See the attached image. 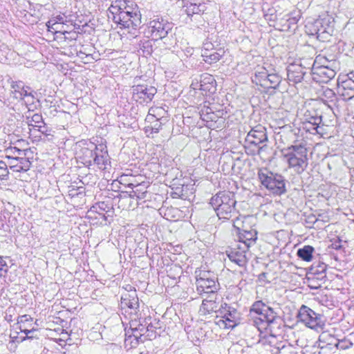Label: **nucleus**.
<instances>
[{
  "label": "nucleus",
  "mask_w": 354,
  "mask_h": 354,
  "mask_svg": "<svg viewBox=\"0 0 354 354\" xmlns=\"http://www.w3.org/2000/svg\"><path fill=\"white\" fill-rule=\"evenodd\" d=\"M111 5L107 10V17L123 28H136L141 24V15L137 6L127 4V0H109Z\"/></svg>",
  "instance_id": "1"
},
{
  "label": "nucleus",
  "mask_w": 354,
  "mask_h": 354,
  "mask_svg": "<svg viewBox=\"0 0 354 354\" xmlns=\"http://www.w3.org/2000/svg\"><path fill=\"white\" fill-rule=\"evenodd\" d=\"M236 203L234 194L229 191L218 192L209 202L220 220H229L236 213Z\"/></svg>",
  "instance_id": "2"
},
{
  "label": "nucleus",
  "mask_w": 354,
  "mask_h": 354,
  "mask_svg": "<svg viewBox=\"0 0 354 354\" xmlns=\"http://www.w3.org/2000/svg\"><path fill=\"white\" fill-rule=\"evenodd\" d=\"M334 19L328 15H322L313 21H308L305 25L306 32L322 41L328 40L334 32Z\"/></svg>",
  "instance_id": "3"
},
{
  "label": "nucleus",
  "mask_w": 354,
  "mask_h": 354,
  "mask_svg": "<svg viewBox=\"0 0 354 354\" xmlns=\"http://www.w3.org/2000/svg\"><path fill=\"white\" fill-rule=\"evenodd\" d=\"M308 150L306 144L301 142L292 145L285 149L283 154L288 167L293 168L299 174L303 173L308 165Z\"/></svg>",
  "instance_id": "4"
},
{
  "label": "nucleus",
  "mask_w": 354,
  "mask_h": 354,
  "mask_svg": "<svg viewBox=\"0 0 354 354\" xmlns=\"http://www.w3.org/2000/svg\"><path fill=\"white\" fill-rule=\"evenodd\" d=\"M268 140L266 127L261 124L255 126L248 133L245 139V153L250 156L259 155L266 147V144L261 145L268 142Z\"/></svg>",
  "instance_id": "5"
},
{
  "label": "nucleus",
  "mask_w": 354,
  "mask_h": 354,
  "mask_svg": "<svg viewBox=\"0 0 354 354\" xmlns=\"http://www.w3.org/2000/svg\"><path fill=\"white\" fill-rule=\"evenodd\" d=\"M258 176L262 185L272 194L280 196L286 192L285 178L281 174L273 173L267 169L259 170Z\"/></svg>",
  "instance_id": "6"
},
{
  "label": "nucleus",
  "mask_w": 354,
  "mask_h": 354,
  "mask_svg": "<svg viewBox=\"0 0 354 354\" xmlns=\"http://www.w3.org/2000/svg\"><path fill=\"white\" fill-rule=\"evenodd\" d=\"M265 309L266 311L258 315V317L253 316L252 319L253 325L261 334L267 331L273 333L275 328H279L277 313L272 308Z\"/></svg>",
  "instance_id": "7"
},
{
  "label": "nucleus",
  "mask_w": 354,
  "mask_h": 354,
  "mask_svg": "<svg viewBox=\"0 0 354 354\" xmlns=\"http://www.w3.org/2000/svg\"><path fill=\"white\" fill-rule=\"evenodd\" d=\"M196 291L199 295L216 294L219 289V283L215 277H212L209 271L196 270Z\"/></svg>",
  "instance_id": "8"
},
{
  "label": "nucleus",
  "mask_w": 354,
  "mask_h": 354,
  "mask_svg": "<svg viewBox=\"0 0 354 354\" xmlns=\"http://www.w3.org/2000/svg\"><path fill=\"white\" fill-rule=\"evenodd\" d=\"M218 311V318L215 320V323L221 328H233L239 324L240 313L226 303L222 304Z\"/></svg>",
  "instance_id": "9"
},
{
  "label": "nucleus",
  "mask_w": 354,
  "mask_h": 354,
  "mask_svg": "<svg viewBox=\"0 0 354 354\" xmlns=\"http://www.w3.org/2000/svg\"><path fill=\"white\" fill-rule=\"evenodd\" d=\"M297 317L300 322L313 330H322L325 326L324 316L305 305L300 307Z\"/></svg>",
  "instance_id": "10"
},
{
  "label": "nucleus",
  "mask_w": 354,
  "mask_h": 354,
  "mask_svg": "<svg viewBox=\"0 0 354 354\" xmlns=\"http://www.w3.org/2000/svg\"><path fill=\"white\" fill-rule=\"evenodd\" d=\"M337 62L329 63V66H313L310 68L313 79L319 83H327L335 77Z\"/></svg>",
  "instance_id": "11"
},
{
  "label": "nucleus",
  "mask_w": 354,
  "mask_h": 354,
  "mask_svg": "<svg viewBox=\"0 0 354 354\" xmlns=\"http://www.w3.org/2000/svg\"><path fill=\"white\" fill-rule=\"evenodd\" d=\"M171 29L172 24L162 18L152 20L149 26V32L153 40L165 38Z\"/></svg>",
  "instance_id": "12"
},
{
  "label": "nucleus",
  "mask_w": 354,
  "mask_h": 354,
  "mask_svg": "<svg viewBox=\"0 0 354 354\" xmlns=\"http://www.w3.org/2000/svg\"><path fill=\"white\" fill-rule=\"evenodd\" d=\"M156 93L157 89L154 86L147 84H139L132 87L133 98L140 104L150 102Z\"/></svg>",
  "instance_id": "13"
},
{
  "label": "nucleus",
  "mask_w": 354,
  "mask_h": 354,
  "mask_svg": "<svg viewBox=\"0 0 354 354\" xmlns=\"http://www.w3.org/2000/svg\"><path fill=\"white\" fill-rule=\"evenodd\" d=\"M304 129L311 134L322 135L323 127L320 126L322 122V116L315 111H307L304 115Z\"/></svg>",
  "instance_id": "14"
},
{
  "label": "nucleus",
  "mask_w": 354,
  "mask_h": 354,
  "mask_svg": "<svg viewBox=\"0 0 354 354\" xmlns=\"http://www.w3.org/2000/svg\"><path fill=\"white\" fill-rule=\"evenodd\" d=\"M120 304L122 309H128L130 314L136 315L139 312V300L136 290H131L130 286V290L122 294Z\"/></svg>",
  "instance_id": "15"
},
{
  "label": "nucleus",
  "mask_w": 354,
  "mask_h": 354,
  "mask_svg": "<svg viewBox=\"0 0 354 354\" xmlns=\"http://www.w3.org/2000/svg\"><path fill=\"white\" fill-rule=\"evenodd\" d=\"M206 10V6L205 3H190L186 6L185 12L187 15V23L188 19L190 21H194L195 25L198 26L203 22L202 15Z\"/></svg>",
  "instance_id": "16"
},
{
  "label": "nucleus",
  "mask_w": 354,
  "mask_h": 354,
  "mask_svg": "<svg viewBox=\"0 0 354 354\" xmlns=\"http://www.w3.org/2000/svg\"><path fill=\"white\" fill-rule=\"evenodd\" d=\"M216 80L213 75L209 73H203L200 77V81L196 83L192 82V86L194 89H200L207 94L213 93L216 91Z\"/></svg>",
  "instance_id": "17"
},
{
  "label": "nucleus",
  "mask_w": 354,
  "mask_h": 354,
  "mask_svg": "<svg viewBox=\"0 0 354 354\" xmlns=\"http://www.w3.org/2000/svg\"><path fill=\"white\" fill-rule=\"evenodd\" d=\"M163 113L164 109L161 107H151L149 109L145 121L150 123V125L147 126V128H150L151 133H158L161 129L162 122H160V119Z\"/></svg>",
  "instance_id": "18"
},
{
  "label": "nucleus",
  "mask_w": 354,
  "mask_h": 354,
  "mask_svg": "<svg viewBox=\"0 0 354 354\" xmlns=\"http://www.w3.org/2000/svg\"><path fill=\"white\" fill-rule=\"evenodd\" d=\"M217 300V294H211L207 295V297L203 299L202 304L199 309V313L202 315H205L210 313L214 312L216 315V319L218 318V303Z\"/></svg>",
  "instance_id": "19"
},
{
  "label": "nucleus",
  "mask_w": 354,
  "mask_h": 354,
  "mask_svg": "<svg viewBox=\"0 0 354 354\" xmlns=\"http://www.w3.org/2000/svg\"><path fill=\"white\" fill-rule=\"evenodd\" d=\"M248 248H244L241 245H239L237 248H230L227 250V255L229 259L240 267L244 266L248 261L246 257V252Z\"/></svg>",
  "instance_id": "20"
},
{
  "label": "nucleus",
  "mask_w": 354,
  "mask_h": 354,
  "mask_svg": "<svg viewBox=\"0 0 354 354\" xmlns=\"http://www.w3.org/2000/svg\"><path fill=\"white\" fill-rule=\"evenodd\" d=\"M96 154L95 155L94 165L101 170H106L110 166L111 161L108 154L106 147L104 145L95 146Z\"/></svg>",
  "instance_id": "21"
},
{
  "label": "nucleus",
  "mask_w": 354,
  "mask_h": 354,
  "mask_svg": "<svg viewBox=\"0 0 354 354\" xmlns=\"http://www.w3.org/2000/svg\"><path fill=\"white\" fill-rule=\"evenodd\" d=\"M287 78L288 81L295 84L301 82L306 71L301 64H292L288 66Z\"/></svg>",
  "instance_id": "22"
},
{
  "label": "nucleus",
  "mask_w": 354,
  "mask_h": 354,
  "mask_svg": "<svg viewBox=\"0 0 354 354\" xmlns=\"http://www.w3.org/2000/svg\"><path fill=\"white\" fill-rule=\"evenodd\" d=\"M30 134L34 136L35 138H37V140H42L44 142L50 141L53 137L51 130L46 127L44 121L43 124L36 125L35 129H30Z\"/></svg>",
  "instance_id": "23"
},
{
  "label": "nucleus",
  "mask_w": 354,
  "mask_h": 354,
  "mask_svg": "<svg viewBox=\"0 0 354 354\" xmlns=\"http://www.w3.org/2000/svg\"><path fill=\"white\" fill-rule=\"evenodd\" d=\"M337 84L338 93L342 96L346 97L348 100L354 97V82L350 80L339 77Z\"/></svg>",
  "instance_id": "24"
},
{
  "label": "nucleus",
  "mask_w": 354,
  "mask_h": 354,
  "mask_svg": "<svg viewBox=\"0 0 354 354\" xmlns=\"http://www.w3.org/2000/svg\"><path fill=\"white\" fill-rule=\"evenodd\" d=\"M239 241L242 243L241 245L244 248H248L251 245L256 243L257 239V232L255 229H250V230H245V232H239L237 234Z\"/></svg>",
  "instance_id": "25"
},
{
  "label": "nucleus",
  "mask_w": 354,
  "mask_h": 354,
  "mask_svg": "<svg viewBox=\"0 0 354 354\" xmlns=\"http://www.w3.org/2000/svg\"><path fill=\"white\" fill-rule=\"evenodd\" d=\"M269 65L267 67L258 66L255 68L254 75L252 77V82L264 88L268 84V80H266L268 75H269Z\"/></svg>",
  "instance_id": "26"
},
{
  "label": "nucleus",
  "mask_w": 354,
  "mask_h": 354,
  "mask_svg": "<svg viewBox=\"0 0 354 354\" xmlns=\"http://www.w3.org/2000/svg\"><path fill=\"white\" fill-rule=\"evenodd\" d=\"M275 330L273 333H270L269 331L263 332V334L260 333L259 337V342L261 343L266 349L270 352V349L273 348H277L279 343H282L283 342L279 341L277 338V335L274 334Z\"/></svg>",
  "instance_id": "27"
},
{
  "label": "nucleus",
  "mask_w": 354,
  "mask_h": 354,
  "mask_svg": "<svg viewBox=\"0 0 354 354\" xmlns=\"http://www.w3.org/2000/svg\"><path fill=\"white\" fill-rule=\"evenodd\" d=\"M11 88L13 97L17 100L23 98V94L27 93V91L30 90V87L26 86L22 81L12 82Z\"/></svg>",
  "instance_id": "28"
},
{
  "label": "nucleus",
  "mask_w": 354,
  "mask_h": 354,
  "mask_svg": "<svg viewBox=\"0 0 354 354\" xmlns=\"http://www.w3.org/2000/svg\"><path fill=\"white\" fill-rule=\"evenodd\" d=\"M145 327L142 324H139L137 326L136 322H132L130 323V328L126 330V332L131 334L136 338L139 339L143 343L147 337L145 336Z\"/></svg>",
  "instance_id": "29"
},
{
  "label": "nucleus",
  "mask_w": 354,
  "mask_h": 354,
  "mask_svg": "<svg viewBox=\"0 0 354 354\" xmlns=\"http://www.w3.org/2000/svg\"><path fill=\"white\" fill-rule=\"evenodd\" d=\"M32 155V152L30 148L21 149L17 147H10L6 149V158H16L19 159V157H24L26 156Z\"/></svg>",
  "instance_id": "30"
},
{
  "label": "nucleus",
  "mask_w": 354,
  "mask_h": 354,
  "mask_svg": "<svg viewBox=\"0 0 354 354\" xmlns=\"http://www.w3.org/2000/svg\"><path fill=\"white\" fill-rule=\"evenodd\" d=\"M270 71L269 75H268V84L264 88H271L276 89L279 85L280 84L282 77L278 74L276 70L272 67L271 65H269Z\"/></svg>",
  "instance_id": "31"
},
{
  "label": "nucleus",
  "mask_w": 354,
  "mask_h": 354,
  "mask_svg": "<svg viewBox=\"0 0 354 354\" xmlns=\"http://www.w3.org/2000/svg\"><path fill=\"white\" fill-rule=\"evenodd\" d=\"M127 186L133 189V193L140 199L146 197L147 185L145 181L140 183H128Z\"/></svg>",
  "instance_id": "32"
},
{
  "label": "nucleus",
  "mask_w": 354,
  "mask_h": 354,
  "mask_svg": "<svg viewBox=\"0 0 354 354\" xmlns=\"http://www.w3.org/2000/svg\"><path fill=\"white\" fill-rule=\"evenodd\" d=\"M82 160L84 164L87 165L88 166H92L94 165L95 160V155L96 154L95 147L94 149H91L89 148H83L82 149Z\"/></svg>",
  "instance_id": "33"
},
{
  "label": "nucleus",
  "mask_w": 354,
  "mask_h": 354,
  "mask_svg": "<svg viewBox=\"0 0 354 354\" xmlns=\"http://www.w3.org/2000/svg\"><path fill=\"white\" fill-rule=\"evenodd\" d=\"M32 155L26 156L23 158L19 157L18 165H15L17 172H24L30 169L31 166L30 159H32Z\"/></svg>",
  "instance_id": "34"
},
{
  "label": "nucleus",
  "mask_w": 354,
  "mask_h": 354,
  "mask_svg": "<svg viewBox=\"0 0 354 354\" xmlns=\"http://www.w3.org/2000/svg\"><path fill=\"white\" fill-rule=\"evenodd\" d=\"M272 354H295L294 347L290 344L279 343L277 348L270 349Z\"/></svg>",
  "instance_id": "35"
},
{
  "label": "nucleus",
  "mask_w": 354,
  "mask_h": 354,
  "mask_svg": "<svg viewBox=\"0 0 354 354\" xmlns=\"http://www.w3.org/2000/svg\"><path fill=\"white\" fill-rule=\"evenodd\" d=\"M43 118L41 114L34 113L32 115L30 114L26 116V122L30 129H35L36 125L43 124Z\"/></svg>",
  "instance_id": "36"
},
{
  "label": "nucleus",
  "mask_w": 354,
  "mask_h": 354,
  "mask_svg": "<svg viewBox=\"0 0 354 354\" xmlns=\"http://www.w3.org/2000/svg\"><path fill=\"white\" fill-rule=\"evenodd\" d=\"M313 247L305 245L304 248L297 250V256L305 261H310L313 258Z\"/></svg>",
  "instance_id": "37"
},
{
  "label": "nucleus",
  "mask_w": 354,
  "mask_h": 354,
  "mask_svg": "<svg viewBox=\"0 0 354 354\" xmlns=\"http://www.w3.org/2000/svg\"><path fill=\"white\" fill-rule=\"evenodd\" d=\"M270 307L266 306L262 301H255L250 310V315L253 317L254 315L262 314L263 312L266 311L265 308H269Z\"/></svg>",
  "instance_id": "38"
},
{
  "label": "nucleus",
  "mask_w": 354,
  "mask_h": 354,
  "mask_svg": "<svg viewBox=\"0 0 354 354\" xmlns=\"http://www.w3.org/2000/svg\"><path fill=\"white\" fill-rule=\"evenodd\" d=\"M202 56L203 57L204 61L210 64L217 62L222 57V55L218 52L214 51L213 53H208L207 50L202 54Z\"/></svg>",
  "instance_id": "39"
},
{
  "label": "nucleus",
  "mask_w": 354,
  "mask_h": 354,
  "mask_svg": "<svg viewBox=\"0 0 354 354\" xmlns=\"http://www.w3.org/2000/svg\"><path fill=\"white\" fill-rule=\"evenodd\" d=\"M250 220H254V218L251 216H236L234 220H233V226L236 230V234H238L240 229H243V224L245 221H250Z\"/></svg>",
  "instance_id": "40"
},
{
  "label": "nucleus",
  "mask_w": 354,
  "mask_h": 354,
  "mask_svg": "<svg viewBox=\"0 0 354 354\" xmlns=\"http://www.w3.org/2000/svg\"><path fill=\"white\" fill-rule=\"evenodd\" d=\"M286 24L288 29L291 28L292 26H295L301 18L299 12L291 13L290 15L286 16Z\"/></svg>",
  "instance_id": "41"
},
{
  "label": "nucleus",
  "mask_w": 354,
  "mask_h": 354,
  "mask_svg": "<svg viewBox=\"0 0 354 354\" xmlns=\"http://www.w3.org/2000/svg\"><path fill=\"white\" fill-rule=\"evenodd\" d=\"M125 340L124 343L126 346H129L130 348H136L138 346L139 344L142 343L141 340L136 337L133 336L131 334L125 332Z\"/></svg>",
  "instance_id": "42"
},
{
  "label": "nucleus",
  "mask_w": 354,
  "mask_h": 354,
  "mask_svg": "<svg viewBox=\"0 0 354 354\" xmlns=\"http://www.w3.org/2000/svg\"><path fill=\"white\" fill-rule=\"evenodd\" d=\"M330 62H337L336 60L332 59H329L328 57L325 56H322L321 55L316 57L315 59L313 62V66H329V63Z\"/></svg>",
  "instance_id": "43"
},
{
  "label": "nucleus",
  "mask_w": 354,
  "mask_h": 354,
  "mask_svg": "<svg viewBox=\"0 0 354 354\" xmlns=\"http://www.w3.org/2000/svg\"><path fill=\"white\" fill-rule=\"evenodd\" d=\"M7 257L0 256V280L4 279L8 273L9 266L6 262Z\"/></svg>",
  "instance_id": "44"
},
{
  "label": "nucleus",
  "mask_w": 354,
  "mask_h": 354,
  "mask_svg": "<svg viewBox=\"0 0 354 354\" xmlns=\"http://www.w3.org/2000/svg\"><path fill=\"white\" fill-rule=\"evenodd\" d=\"M23 98L19 99V100H23L24 104L28 106V105H32L34 103L35 97L32 94V91L28 90L27 93L23 94Z\"/></svg>",
  "instance_id": "45"
},
{
  "label": "nucleus",
  "mask_w": 354,
  "mask_h": 354,
  "mask_svg": "<svg viewBox=\"0 0 354 354\" xmlns=\"http://www.w3.org/2000/svg\"><path fill=\"white\" fill-rule=\"evenodd\" d=\"M185 188L187 189V186L185 187L183 185L182 187H176V188H173V192L171 194V196L176 198H185L186 197L185 194H184Z\"/></svg>",
  "instance_id": "46"
},
{
  "label": "nucleus",
  "mask_w": 354,
  "mask_h": 354,
  "mask_svg": "<svg viewBox=\"0 0 354 354\" xmlns=\"http://www.w3.org/2000/svg\"><path fill=\"white\" fill-rule=\"evenodd\" d=\"M8 164L1 160H0V179L3 180L6 179L8 176Z\"/></svg>",
  "instance_id": "47"
},
{
  "label": "nucleus",
  "mask_w": 354,
  "mask_h": 354,
  "mask_svg": "<svg viewBox=\"0 0 354 354\" xmlns=\"http://www.w3.org/2000/svg\"><path fill=\"white\" fill-rule=\"evenodd\" d=\"M106 209H109L108 205L105 203L102 202L96 204L95 205H93L91 207V211H95L97 212H98V210L102 212H106Z\"/></svg>",
  "instance_id": "48"
},
{
  "label": "nucleus",
  "mask_w": 354,
  "mask_h": 354,
  "mask_svg": "<svg viewBox=\"0 0 354 354\" xmlns=\"http://www.w3.org/2000/svg\"><path fill=\"white\" fill-rule=\"evenodd\" d=\"M57 24V21H55V19H50L46 23V26L48 28V30L51 32L57 33L58 31L57 30V27H55V26Z\"/></svg>",
  "instance_id": "49"
},
{
  "label": "nucleus",
  "mask_w": 354,
  "mask_h": 354,
  "mask_svg": "<svg viewBox=\"0 0 354 354\" xmlns=\"http://www.w3.org/2000/svg\"><path fill=\"white\" fill-rule=\"evenodd\" d=\"M331 244L328 246L329 248L337 250L342 248V240L339 238L334 239L331 240Z\"/></svg>",
  "instance_id": "50"
},
{
  "label": "nucleus",
  "mask_w": 354,
  "mask_h": 354,
  "mask_svg": "<svg viewBox=\"0 0 354 354\" xmlns=\"http://www.w3.org/2000/svg\"><path fill=\"white\" fill-rule=\"evenodd\" d=\"M8 159V162H6L8 164V167H9L10 169H12L13 171L17 172V169L15 168L16 165H18V161H19V159L16 158H7Z\"/></svg>",
  "instance_id": "51"
},
{
  "label": "nucleus",
  "mask_w": 354,
  "mask_h": 354,
  "mask_svg": "<svg viewBox=\"0 0 354 354\" xmlns=\"http://www.w3.org/2000/svg\"><path fill=\"white\" fill-rule=\"evenodd\" d=\"M315 270L314 273L322 275L323 274H325L326 270V265L324 263H319L317 268H313V270Z\"/></svg>",
  "instance_id": "52"
},
{
  "label": "nucleus",
  "mask_w": 354,
  "mask_h": 354,
  "mask_svg": "<svg viewBox=\"0 0 354 354\" xmlns=\"http://www.w3.org/2000/svg\"><path fill=\"white\" fill-rule=\"evenodd\" d=\"M62 33L64 35V38L66 39L75 40L77 37L76 32L64 31Z\"/></svg>",
  "instance_id": "53"
},
{
  "label": "nucleus",
  "mask_w": 354,
  "mask_h": 354,
  "mask_svg": "<svg viewBox=\"0 0 354 354\" xmlns=\"http://www.w3.org/2000/svg\"><path fill=\"white\" fill-rule=\"evenodd\" d=\"M252 221L253 220H250V221L244 222L243 224V229H240L239 232H245V230H250V229H253L250 225Z\"/></svg>",
  "instance_id": "54"
},
{
  "label": "nucleus",
  "mask_w": 354,
  "mask_h": 354,
  "mask_svg": "<svg viewBox=\"0 0 354 354\" xmlns=\"http://www.w3.org/2000/svg\"><path fill=\"white\" fill-rule=\"evenodd\" d=\"M32 319L28 315L20 316L18 318V323H24L32 320Z\"/></svg>",
  "instance_id": "55"
},
{
  "label": "nucleus",
  "mask_w": 354,
  "mask_h": 354,
  "mask_svg": "<svg viewBox=\"0 0 354 354\" xmlns=\"http://www.w3.org/2000/svg\"><path fill=\"white\" fill-rule=\"evenodd\" d=\"M342 78H344V80H350L354 82V72H350L347 75L342 76Z\"/></svg>",
  "instance_id": "56"
},
{
  "label": "nucleus",
  "mask_w": 354,
  "mask_h": 354,
  "mask_svg": "<svg viewBox=\"0 0 354 354\" xmlns=\"http://www.w3.org/2000/svg\"><path fill=\"white\" fill-rule=\"evenodd\" d=\"M153 326L152 325H149L147 328H145V333H148L147 336H151V335L149 334L150 332H153Z\"/></svg>",
  "instance_id": "57"
},
{
  "label": "nucleus",
  "mask_w": 354,
  "mask_h": 354,
  "mask_svg": "<svg viewBox=\"0 0 354 354\" xmlns=\"http://www.w3.org/2000/svg\"><path fill=\"white\" fill-rule=\"evenodd\" d=\"M20 329H21V331L24 333L26 335H28V334L31 333L33 331V330L21 329V328H20ZM30 337H29V336L26 337V338H30Z\"/></svg>",
  "instance_id": "58"
},
{
  "label": "nucleus",
  "mask_w": 354,
  "mask_h": 354,
  "mask_svg": "<svg viewBox=\"0 0 354 354\" xmlns=\"http://www.w3.org/2000/svg\"><path fill=\"white\" fill-rule=\"evenodd\" d=\"M322 216L321 214H319L318 215V218H317L315 221V223H319V222H326V221L324 220V219H322V218H320Z\"/></svg>",
  "instance_id": "59"
},
{
  "label": "nucleus",
  "mask_w": 354,
  "mask_h": 354,
  "mask_svg": "<svg viewBox=\"0 0 354 354\" xmlns=\"http://www.w3.org/2000/svg\"><path fill=\"white\" fill-rule=\"evenodd\" d=\"M192 50H193V49H192V48H187L186 49V53H186V55H192Z\"/></svg>",
  "instance_id": "60"
},
{
  "label": "nucleus",
  "mask_w": 354,
  "mask_h": 354,
  "mask_svg": "<svg viewBox=\"0 0 354 354\" xmlns=\"http://www.w3.org/2000/svg\"><path fill=\"white\" fill-rule=\"evenodd\" d=\"M151 44H150V42L149 41H146L144 44H143V47L144 48H148V47H151Z\"/></svg>",
  "instance_id": "61"
},
{
  "label": "nucleus",
  "mask_w": 354,
  "mask_h": 354,
  "mask_svg": "<svg viewBox=\"0 0 354 354\" xmlns=\"http://www.w3.org/2000/svg\"><path fill=\"white\" fill-rule=\"evenodd\" d=\"M55 21H57V24H61V21L62 19V17L59 16V17H57L55 19H54Z\"/></svg>",
  "instance_id": "62"
},
{
  "label": "nucleus",
  "mask_w": 354,
  "mask_h": 354,
  "mask_svg": "<svg viewBox=\"0 0 354 354\" xmlns=\"http://www.w3.org/2000/svg\"><path fill=\"white\" fill-rule=\"evenodd\" d=\"M129 183H140V182H139L136 179H133V180L130 181Z\"/></svg>",
  "instance_id": "63"
},
{
  "label": "nucleus",
  "mask_w": 354,
  "mask_h": 354,
  "mask_svg": "<svg viewBox=\"0 0 354 354\" xmlns=\"http://www.w3.org/2000/svg\"><path fill=\"white\" fill-rule=\"evenodd\" d=\"M328 93H330L332 95H334V93L332 91V90H328Z\"/></svg>",
  "instance_id": "64"
}]
</instances>
